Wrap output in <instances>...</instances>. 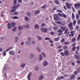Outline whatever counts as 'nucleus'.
I'll return each mask as SVG.
<instances>
[{
    "mask_svg": "<svg viewBox=\"0 0 80 80\" xmlns=\"http://www.w3.org/2000/svg\"><path fill=\"white\" fill-rule=\"evenodd\" d=\"M63 15H65V14H61L60 13H58V15L55 14L54 15V19H55V20H56V21H58L59 19V16H62Z\"/></svg>",
    "mask_w": 80,
    "mask_h": 80,
    "instance_id": "obj_1",
    "label": "nucleus"
},
{
    "mask_svg": "<svg viewBox=\"0 0 80 80\" xmlns=\"http://www.w3.org/2000/svg\"><path fill=\"white\" fill-rule=\"evenodd\" d=\"M18 7H19V4H18L17 5V6H14L12 7V9H13L11 10V12H14L15 11L16 9L17 8H18Z\"/></svg>",
    "mask_w": 80,
    "mask_h": 80,
    "instance_id": "obj_2",
    "label": "nucleus"
},
{
    "mask_svg": "<svg viewBox=\"0 0 80 80\" xmlns=\"http://www.w3.org/2000/svg\"><path fill=\"white\" fill-rule=\"evenodd\" d=\"M60 28H61V30H63V31H65H65H64V34H67V32H68V29H66V28H65V27H61Z\"/></svg>",
    "mask_w": 80,
    "mask_h": 80,
    "instance_id": "obj_3",
    "label": "nucleus"
},
{
    "mask_svg": "<svg viewBox=\"0 0 80 80\" xmlns=\"http://www.w3.org/2000/svg\"><path fill=\"white\" fill-rule=\"evenodd\" d=\"M72 25L73 24H72V22H70L69 24H68V27L70 28L71 30L73 29V27H72Z\"/></svg>",
    "mask_w": 80,
    "mask_h": 80,
    "instance_id": "obj_4",
    "label": "nucleus"
},
{
    "mask_svg": "<svg viewBox=\"0 0 80 80\" xmlns=\"http://www.w3.org/2000/svg\"><path fill=\"white\" fill-rule=\"evenodd\" d=\"M41 30L42 31H44V32H47V31H48V29L47 28H41Z\"/></svg>",
    "mask_w": 80,
    "mask_h": 80,
    "instance_id": "obj_5",
    "label": "nucleus"
},
{
    "mask_svg": "<svg viewBox=\"0 0 80 80\" xmlns=\"http://www.w3.org/2000/svg\"><path fill=\"white\" fill-rule=\"evenodd\" d=\"M64 54H65V56H68L69 54H68V51L67 50H66L65 51H64V52L63 53Z\"/></svg>",
    "mask_w": 80,
    "mask_h": 80,
    "instance_id": "obj_6",
    "label": "nucleus"
},
{
    "mask_svg": "<svg viewBox=\"0 0 80 80\" xmlns=\"http://www.w3.org/2000/svg\"><path fill=\"white\" fill-rule=\"evenodd\" d=\"M74 7H78L79 8H80V4H74Z\"/></svg>",
    "mask_w": 80,
    "mask_h": 80,
    "instance_id": "obj_7",
    "label": "nucleus"
},
{
    "mask_svg": "<svg viewBox=\"0 0 80 80\" xmlns=\"http://www.w3.org/2000/svg\"><path fill=\"white\" fill-rule=\"evenodd\" d=\"M32 74V72L29 73L28 75V80H30V76Z\"/></svg>",
    "mask_w": 80,
    "mask_h": 80,
    "instance_id": "obj_8",
    "label": "nucleus"
},
{
    "mask_svg": "<svg viewBox=\"0 0 80 80\" xmlns=\"http://www.w3.org/2000/svg\"><path fill=\"white\" fill-rule=\"evenodd\" d=\"M8 28L9 29H10L11 28V24L10 23H9L7 25Z\"/></svg>",
    "mask_w": 80,
    "mask_h": 80,
    "instance_id": "obj_9",
    "label": "nucleus"
},
{
    "mask_svg": "<svg viewBox=\"0 0 80 80\" xmlns=\"http://www.w3.org/2000/svg\"><path fill=\"white\" fill-rule=\"evenodd\" d=\"M57 23L58 24H61V26L65 25V24H64L63 23H62L61 22L59 21L57 22Z\"/></svg>",
    "mask_w": 80,
    "mask_h": 80,
    "instance_id": "obj_10",
    "label": "nucleus"
},
{
    "mask_svg": "<svg viewBox=\"0 0 80 80\" xmlns=\"http://www.w3.org/2000/svg\"><path fill=\"white\" fill-rule=\"evenodd\" d=\"M75 57L76 58V59H77V60H80V56H78L77 55H75Z\"/></svg>",
    "mask_w": 80,
    "mask_h": 80,
    "instance_id": "obj_11",
    "label": "nucleus"
},
{
    "mask_svg": "<svg viewBox=\"0 0 80 80\" xmlns=\"http://www.w3.org/2000/svg\"><path fill=\"white\" fill-rule=\"evenodd\" d=\"M74 78H75V76L73 75H72L70 77V79L73 80V79H74Z\"/></svg>",
    "mask_w": 80,
    "mask_h": 80,
    "instance_id": "obj_12",
    "label": "nucleus"
},
{
    "mask_svg": "<svg viewBox=\"0 0 80 80\" xmlns=\"http://www.w3.org/2000/svg\"><path fill=\"white\" fill-rule=\"evenodd\" d=\"M73 31H72L70 32V33H71V34L69 35V37H70L71 36H73V35H74V34H73Z\"/></svg>",
    "mask_w": 80,
    "mask_h": 80,
    "instance_id": "obj_13",
    "label": "nucleus"
},
{
    "mask_svg": "<svg viewBox=\"0 0 80 80\" xmlns=\"http://www.w3.org/2000/svg\"><path fill=\"white\" fill-rule=\"evenodd\" d=\"M48 65V62H47L44 61V63H43V65L44 66H46Z\"/></svg>",
    "mask_w": 80,
    "mask_h": 80,
    "instance_id": "obj_14",
    "label": "nucleus"
},
{
    "mask_svg": "<svg viewBox=\"0 0 80 80\" xmlns=\"http://www.w3.org/2000/svg\"><path fill=\"white\" fill-rule=\"evenodd\" d=\"M76 20H74L73 21V23H72V24H73V25H74L76 24Z\"/></svg>",
    "mask_w": 80,
    "mask_h": 80,
    "instance_id": "obj_15",
    "label": "nucleus"
},
{
    "mask_svg": "<svg viewBox=\"0 0 80 80\" xmlns=\"http://www.w3.org/2000/svg\"><path fill=\"white\" fill-rule=\"evenodd\" d=\"M39 25H38L37 24H35V29H37L39 28Z\"/></svg>",
    "mask_w": 80,
    "mask_h": 80,
    "instance_id": "obj_16",
    "label": "nucleus"
},
{
    "mask_svg": "<svg viewBox=\"0 0 80 80\" xmlns=\"http://www.w3.org/2000/svg\"><path fill=\"white\" fill-rule=\"evenodd\" d=\"M43 76L42 75H41L40 76V77H39V80H41L43 79Z\"/></svg>",
    "mask_w": 80,
    "mask_h": 80,
    "instance_id": "obj_17",
    "label": "nucleus"
},
{
    "mask_svg": "<svg viewBox=\"0 0 80 80\" xmlns=\"http://www.w3.org/2000/svg\"><path fill=\"white\" fill-rule=\"evenodd\" d=\"M9 53H10V55H13L15 54L14 52L12 51L9 52Z\"/></svg>",
    "mask_w": 80,
    "mask_h": 80,
    "instance_id": "obj_18",
    "label": "nucleus"
},
{
    "mask_svg": "<svg viewBox=\"0 0 80 80\" xmlns=\"http://www.w3.org/2000/svg\"><path fill=\"white\" fill-rule=\"evenodd\" d=\"M66 5L67 6V7L69 9L70 8V7L69 6V4L68 3H66Z\"/></svg>",
    "mask_w": 80,
    "mask_h": 80,
    "instance_id": "obj_19",
    "label": "nucleus"
},
{
    "mask_svg": "<svg viewBox=\"0 0 80 80\" xmlns=\"http://www.w3.org/2000/svg\"><path fill=\"white\" fill-rule=\"evenodd\" d=\"M55 0L56 1H54V2H55V3H56V4H59V2L57 0Z\"/></svg>",
    "mask_w": 80,
    "mask_h": 80,
    "instance_id": "obj_20",
    "label": "nucleus"
},
{
    "mask_svg": "<svg viewBox=\"0 0 80 80\" xmlns=\"http://www.w3.org/2000/svg\"><path fill=\"white\" fill-rule=\"evenodd\" d=\"M25 20L27 21H29V18H28V17H25Z\"/></svg>",
    "mask_w": 80,
    "mask_h": 80,
    "instance_id": "obj_21",
    "label": "nucleus"
},
{
    "mask_svg": "<svg viewBox=\"0 0 80 80\" xmlns=\"http://www.w3.org/2000/svg\"><path fill=\"white\" fill-rule=\"evenodd\" d=\"M72 19H74V18H75V17L74 16V14L73 13H72Z\"/></svg>",
    "mask_w": 80,
    "mask_h": 80,
    "instance_id": "obj_22",
    "label": "nucleus"
},
{
    "mask_svg": "<svg viewBox=\"0 0 80 80\" xmlns=\"http://www.w3.org/2000/svg\"><path fill=\"white\" fill-rule=\"evenodd\" d=\"M24 67H25V64H22L21 66V67L22 68H24Z\"/></svg>",
    "mask_w": 80,
    "mask_h": 80,
    "instance_id": "obj_23",
    "label": "nucleus"
},
{
    "mask_svg": "<svg viewBox=\"0 0 80 80\" xmlns=\"http://www.w3.org/2000/svg\"><path fill=\"white\" fill-rule=\"evenodd\" d=\"M42 56H41V55L40 54L39 55V60H42Z\"/></svg>",
    "mask_w": 80,
    "mask_h": 80,
    "instance_id": "obj_24",
    "label": "nucleus"
},
{
    "mask_svg": "<svg viewBox=\"0 0 80 80\" xmlns=\"http://www.w3.org/2000/svg\"><path fill=\"white\" fill-rule=\"evenodd\" d=\"M61 56H65V53H64L63 52H61Z\"/></svg>",
    "mask_w": 80,
    "mask_h": 80,
    "instance_id": "obj_25",
    "label": "nucleus"
},
{
    "mask_svg": "<svg viewBox=\"0 0 80 80\" xmlns=\"http://www.w3.org/2000/svg\"><path fill=\"white\" fill-rule=\"evenodd\" d=\"M76 41V38H73L72 39V42H74Z\"/></svg>",
    "mask_w": 80,
    "mask_h": 80,
    "instance_id": "obj_26",
    "label": "nucleus"
},
{
    "mask_svg": "<svg viewBox=\"0 0 80 80\" xmlns=\"http://www.w3.org/2000/svg\"><path fill=\"white\" fill-rule=\"evenodd\" d=\"M69 44V42H64V45H68Z\"/></svg>",
    "mask_w": 80,
    "mask_h": 80,
    "instance_id": "obj_27",
    "label": "nucleus"
},
{
    "mask_svg": "<svg viewBox=\"0 0 80 80\" xmlns=\"http://www.w3.org/2000/svg\"><path fill=\"white\" fill-rule=\"evenodd\" d=\"M39 13V11L38 10V11H36L35 12V14H38Z\"/></svg>",
    "mask_w": 80,
    "mask_h": 80,
    "instance_id": "obj_28",
    "label": "nucleus"
},
{
    "mask_svg": "<svg viewBox=\"0 0 80 80\" xmlns=\"http://www.w3.org/2000/svg\"><path fill=\"white\" fill-rule=\"evenodd\" d=\"M12 47L9 48H8V49H7V50H6V52H8L9 50H10V49H12Z\"/></svg>",
    "mask_w": 80,
    "mask_h": 80,
    "instance_id": "obj_29",
    "label": "nucleus"
},
{
    "mask_svg": "<svg viewBox=\"0 0 80 80\" xmlns=\"http://www.w3.org/2000/svg\"><path fill=\"white\" fill-rule=\"evenodd\" d=\"M60 17H63L64 18H66L67 17V16L65 15H61V16H59Z\"/></svg>",
    "mask_w": 80,
    "mask_h": 80,
    "instance_id": "obj_30",
    "label": "nucleus"
},
{
    "mask_svg": "<svg viewBox=\"0 0 80 80\" xmlns=\"http://www.w3.org/2000/svg\"><path fill=\"white\" fill-rule=\"evenodd\" d=\"M15 26V23L13 22L12 23V26L13 27H14Z\"/></svg>",
    "mask_w": 80,
    "mask_h": 80,
    "instance_id": "obj_31",
    "label": "nucleus"
},
{
    "mask_svg": "<svg viewBox=\"0 0 80 80\" xmlns=\"http://www.w3.org/2000/svg\"><path fill=\"white\" fill-rule=\"evenodd\" d=\"M80 39V34H79L78 35V41Z\"/></svg>",
    "mask_w": 80,
    "mask_h": 80,
    "instance_id": "obj_32",
    "label": "nucleus"
},
{
    "mask_svg": "<svg viewBox=\"0 0 80 80\" xmlns=\"http://www.w3.org/2000/svg\"><path fill=\"white\" fill-rule=\"evenodd\" d=\"M34 57H35V55L33 54L30 55V58H32Z\"/></svg>",
    "mask_w": 80,
    "mask_h": 80,
    "instance_id": "obj_33",
    "label": "nucleus"
},
{
    "mask_svg": "<svg viewBox=\"0 0 80 80\" xmlns=\"http://www.w3.org/2000/svg\"><path fill=\"white\" fill-rule=\"evenodd\" d=\"M16 29H17V28L15 27H14V28H13V29L12 30V31H15Z\"/></svg>",
    "mask_w": 80,
    "mask_h": 80,
    "instance_id": "obj_34",
    "label": "nucleus"
},
{
    "mask_svg": "<svg viewBox=\"0 0 80 80\" xmlns=\"http://www.w3.org/2000/svg\"><path fill=\"white\" fill-rule=\"evenodd\" d=\"M67 49V46H64V47H63V49L66 50Z\"/></svg>",
    "mask_w": 80,
    "mask_h": 80,
    "instance_id": "obj_35",
    "label": "nucleus"
},
{
    "mask_svg": "<svg viewBox=\"0 0 80 80\" xmlns=\"http://www.w3.org/2000/svg\"><path fill=\"white\" fill-rule=\"evenodd\" d=\"M13 15H18V12H13Z\"/></svg>",
    "mask_w": 80,
    "mask_h": 80,
    "instance_id": "obj_36",
    "label": "nucleus"
},
{
    "mask_svg": "<svg viewBox=\"0 0 80 80\" xmlns=\"http://www.w3.org/2000/svg\"><path fill=\"white\" fill-rule=\"evenodd\" d=\"M23 28L21 26H20L19 27V28H18V29H19V30H20L22 29Z\"/></svg>",
    "mask_w": 80,
    "mask_h": 80,
    "instance_id": "obj_37",
    "label": "nucleus"
},
{
    "mask_svg": "<svg viewBox=\"0 0 80 80\" xmlns=\"http://www.w3.org/2000/svg\"><path fill=\"white\" fill-rule=\"evenodd\" d=\"M30 43L29 41H27L26 42V44L28 45H29V44Z\"/></svg>",
    "mask_w": 80,
    "mask_h": 80,
    "instance_id": "obj_38",
    "label": "nucleus"
},
{
    "mask_svg": "<svg viewBox=\"0 0 80 80\" xmlns=\"http://www.w3.org/2000/svg\"><path fill=\"white\" fill-rule=\"evenodd\" d=\"M24 26L26 28H29V26H28H28L24 25Z\"/></svg>",
    "mask_w": 80,
    "mask_h": 80,
    "instance_id": "obj_39",
    "label": "nucleus"
},
{
    "mask_svg": "<svg viewBox=\"0 0 80 80\" xmlns=\"http://www.w3.org/2000/svg\"><path fill=\"white\" fill-rule=\"evenodd\" d=\"M79 15L78 14H76V19H79Z\"/></svg>",
    "mask_w": 80,
    "mask_h": 80,
    "instance_id": "obj_40",
    "label": "nucleus"
},
{
    "mask_svg": "<svg viewBox=\"0 0 80 80\" xmlns=\"http://www.w3.org/2000/svg\"><path fill=\"white\" fill-rule=\"evenodd\" d=\"M6 51H4L3 52V53L2 54L4 56H6Z\"/></svg>",
    "mask_w": 80,
    "mask_h": 80,
    "instance_id": "obj_41",
    "label": "nucleus"
},
{
    "mask_svg": "<svg viewBox=\"0 0 80 80\" xmlns=\"http://www.w3.org/2000/svg\"><path fill=\"white\" fill-rule=\"evenodd\" d=\"M76 49L75 47H73L72 48V51H75V49Z\"/></svg>",
    "mask_w": 80,
    "mask_h": 80,
    "instance_id": "obj_42",
    "label": "nucleus"
},
{
    "mask_svg": "<svg viewBox=\"0 0 80 80\" xmlns=\"http://www.w3.org/2000/svg\"><path fill=\"white\" fill-rule=\"evenodd\" d=\"M59 38H55V39H54V40H55V41H58L59 40Z\"/></svg>",
    "mask_w": 80,
    "mask_h": 80,
    "instance_id": "obj_43",
    "label": "nucleus"
},
{
    "mask_svg": "<svg viewBox=\"0 0 80 80\" xmlns=\"http://www.w3.org/2000/svg\"><path fill=\"white\" fill-rule=\"evenodd\" d=\"M62 31L61 29H59L58 30V32L59 33H62Z\"/></svg>",
    "mask_w": 80,
    "mask_h": 80,
    "instance_id": "obj_44",
    "label": "nucleus"
},
{
    "mask_svg": "<svg viewBox=\"0 0 80 80\" xmlns=\"http://www.w3.org/2000/svg\"><path fill=\"white\" fill-rule=\"evenodd\" d=\"M57 11L58 12H59V13H62V11H61V10H57Z\"/></svg>",
    "mask_w": 80,
    "mask_h": 80,
    "instance_id": "obj_45",
    "label": "nucleus"
},
{
    "mask_svg": "<svg viewBox=\"0 0 80 80\" xmlns=\"http://www.w3.org/2000/svg\"><path fill=\"white\" fill-rule=\"evenodd\" d=\"M46 6H47V5H44L42 7V9H44L45 8V7H46Z\"/></svg>",
    "mask_w": 80,
    "mask_h": 80,
    "instance_id": "obj_46",
    "label": "nucleus"
},
{
    "mask_svg": "<svg viewBox=\"0 0 80 80\" xmlns=\"http://www.w3.org/2000/svg\"><path fill=\"white\" fill-rule=\"evenodd\" d=\"M57 9V8H56V7H53V9L52 10L54 11V10H56Z\"/></svg>",
    "mask_w": 80,
    "mask_h": 80,
    "instance_id": "obj_47",
    "label": "nucleus"
},
{
    "mask_svg": "<svg viewBox=\"0 0 80 80\" xmlns=\"http://www.w3.org/2000/svg\"><path fill=\"white\" fill-rule=\"evenodd\" d=\"M13 19H18V17H17V16H15L13 17Z\"/></svg>",
    "mask_w": 80,
    "mask_h": 80,
    "instance_id": "obj_48",
    "label": "nucleus"
},
{
    "mask_svg": "<svg viewBox=\"0 0 80 80\" xmlns=\"http://www.w3.org/2000/svg\"><path fill=\"white\" fill-rule=\"evenodd\" d=\"M30 12H28V13H27L26 14V15H28V16L30 17Z\"/></svg>",
    "mask_w": 80,
    "mask_h": 80,
    "instance_id": "obj_49",
    "label": "nucleus"
},
{
    "mask_svg": "<svg viewBox=\"0 0 80 80\" xmlns=\"http://www.w3.org/2000/svg\"><path fill=\"white\" fill-rule=\"evenodd\" d=\"M38 39L39 40H41L42 39V38L41 37H40V36H38Z\"/></svg>",
    "mask_w": 80,
    "mask_h": 80,
    "instance_id": "obj_50",
    "label": "nucleus"
},
{
    "mask_svg": "<svg viewBox=\"0 0 80 80\" xmlns=\"http://www.w3.org/2000/svg\"><path fill=\"white\" fill-rule=\"evenodd\" d=\"M61 42H65V39H64V38L62 39V40H61Z\"/></svg>",
    "mask_w": 80,
    "mask_h": 80,
    "instance_id": "obj_51",
    "label": "nucleus"
},
{
    "mask_svg": "<svg viewBox=\"0 0 80 80\" xmlns=\"http://www.w3.org/2000/svg\"><path fill=\"white\" fill-rule=\"evenodd\" d=\"M17 40H18V37H15V42H17Z\"/></svg>",
    "mask_w": 80,
    "mask_h": 80,
    "instance_id": "obj_52",
    "label": "nucleus"
},
{
    "mask_svg": "<svg viewBox=\"0 0 80 80\" xmlns=\"http://www.w3.org/2000/svg\"><path fill=\"white\" fill-rule=\"evenodd\" d=\"M37 50L39 52H40V49L39 48H37Z\"/></svg>",
    "mask_w": 80,
    "mask_h": 80,
    "instance_id": "obj_53",
    "label": "nucleus"
},
{
    "mask_svg": "<svg viewBox=\"0 0 80 80\" xmlns=\"http://www.w3.org/2000/svg\"><path fill=\"white\" fill-rule=\"evenodd\" d=\"M74 75H77L78 74V72L77 71H75L74 73Z\"/></svg>",
    "mask_w": 80,
    "mask_h": 80,
    "instance_id": "obj_54",
    "label": "nucleus"
},
{
    "mask_svg": "<svg viewBox=\"0 0 80 80\" xmlns=\"http://www.w3.org/2000/svg\"><path fill=\"white\" fill-rule=\"evenodd\" d=\"M42 55L43 56V57H46L45 54H44V53L43 52H42Z\"/></svg>",
    "mask_w": 80,
    "mask_h": 80,
    "instance_id": "obj_55",
    "label": "nucleus"
},
{
    "mask_svg": "<svg viewBox=\"0 0 80 80\" xmlns=\"http://www.w3.org/2000/svg\"><path fill=\"white\" fill-rule=\"evenodd\" d=\"M75 46H76V43H74L73 44H72V47H74Z\"/></svg>",
    "mask_w": 80,
    "mask_h": 80,
    "instance_id": "obj_56",
    "label": "nucleus"
},
{
    "mask_svg": "<svg viewBox=\"0 0 80 80\" xmlns=\"http://www.w3.org/2000/svg\"><path fill=\"white\" fill-rule=\"evenodd\" d=\"M38 69H39L38 68H35V70L36 71L38 70Z\"/></svg>",
    "mask_w": 80,
    "mask_h": 80,
    "instance_id": "obj_57",
    "label": "nucleus"
},
{
    "mask_svg": "<svg viewBox=\"0 0 80 80\" xmlns=\"http://www.w3.org/2000/svg\"><path fill=\"white\" fill-rule=\"evenodd\" d=\"M76 62H77V63H78V64H80V60L77 61H76Z\"/></svg>",
    "mask_w": 80,
    "mask_h": 80,
    "instance_id": "obj_58",
    "label": "nucleus"
},
{
    "mask_svg": "<svg viewBox=\"0 0 80 80\" xmlns=\"http://www.w3.org/2000/svg\"><path fill=\"white\" fill-rule=\"evenodd\" d=\"M80 23V20L79 19V20H78V24L79 25V24Z\"/></svg>",
    "mask_w": 80,
    "mask_h": 80,
    "instance_id": "obj_59",
    "label": "nucleus"
},
{
    "mask_svg": "<svg viewBox=\"0 0 80 80\" xmlns=\"http://www.w3.org/2000/svg\"><path fill=\"white\" fill-rule=\"evenodd\" d=\"M17 3V0H14V5H15Z\"/></svg>",
    "mask_w": 80,
    "mask_h": 80,
    "instance_id": "obj_60",
    "label": "nucleus"
},
{
    "mask_svg": "<svg viewBox=\"0 0 80 80\" xmlns=\"http://www.w3.org/2000/svg\"><path fill=\"white\" fill-rule=\"evenodd\" d=\"M59 52H61L62 51V49H59L58 50Z\"/></svg>",
    "mask_w": 80,
    "mask_h": 80,
    "instance_id": "obj_61",
    "label": "nucleus"
},
{
    "mask_svg": "<svg viewBox=\"0 0 80 80\" xmlns=\"http://www.w3.org/2000/svg\"><path fill=\"white\" fill-rule=\"evenodd\" d=\"M62 47V46H59L58 47V48L60 49V48H61Z\"/></svg>",
    "mask_w": 80,
    "mask_h": 80,
    "instance_id": "obj_62",
    "label": "nucleus"
},
{
    "mask_svg": "<svg viewBox=\"0 0 80 80\" xmlns=\"http://www.w3.org/2000/svg\"><path fill=\"white\" fill-rule=\"evenodd\" d=\"M49 42H50V43H53V41L52 40H50L49 41Z\"/></svg>",
    "mask_w": 80,
    "mask_h": 80,
    "instance_id": "obj_63",
    "label": "nucleus"
},
{
    "mask_svg": "<svg viewBox=\"0 0 80 80\" xmlns=\"http://www.w3.org/2000/svg\"><path fill=\"white\" fill-rule=\"evenodd\" d=\"M77 71L78 72L80 71V68H78L77 69Z\"/></svg>",
    "mask_w": 80,
    "mask_h": 80,
    "instance_id": "obj_64",
    "label": "nucleus"
}]
</instances>
